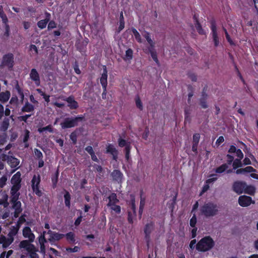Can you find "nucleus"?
Instances as JSON below:
<instances>
[{
  "label": "nucleus",
  "mask_w": 258,
  "mask_h": 258,
  "mask_svg": "<svg viewBox=\"0 0 258 258\" xmlns=\"http://www.w3.org/2000/svg\"><path fill=\"white\" fill-rule=\"evenodd\" d=\"M84 117L81 115L75 117H66L60 123V126L62 129L74 127L78 125V122L82 121Z\"/></svg>",
  "instance_id": "1"
},
{
  "label": "nucleus",
  "mask_w": 258,
  "mask_h": 258,
  "mask_svg": "<svg viewBox=\"0 0 258 258\" xmlns=\"http://www.w3.org/2000/svg\"><path fill=\"white\" fill-rule=\"evenodd\" d=\"M155 229V223L150 221L147 223L144 226V233L145 234L144 239L146 241L147 246L149 247L151 242V234Z\"/></svg>",
  "instance_id": "2"
},
{
  "label": "nucleus",
  "mask_w": 258,
  "mask_h": 258,
  "mask_svg": "<svg viewBox=\"0 0 258 258\" xmlns=\"http://www.w3.org/2000/svg\"><path fill=\"white\" fill-rule=\"evenodd\" d=\"M14 65V57L12 53H8L3 55L1 67H7L9 70H12Z\"/></svg>",
  "instance_id": "3"
},
{
  "label": "nucleus",
  "mask_w": 258,
  "mask_h": 258,
  "mask_svg": "<svg viewBox=\"0 0 258 258\" xmlns=\"http://www.w3.org/2000/svg\"><path fill=\"white\" fill-rule=\"evenodd\" d=\"M196 248L198 251L205 252L210 249V236L202 238L196 244Z\"/></svg>",
  "instance_id": "4"
},
{
  "label": "nucleus",
  "mask_w": 258,
  "mask_h": 258,
  "mask_svg": "<svg viewBox=\"0 0 258 258\" xmlns=\"http://www.w3.org/2000/svg\"><path fill=\"white\" fill-rule=\"evenodd\" d=\"M41 181V178L40 175L36 176L34 175L31 180V186L33 191L38 197H41L42 192L39 189V184Z\"/></svg>",
  "instance_id": "5"
},
{
  "label": "nucleus",
  "mask_w": 258,
  "mask_h": 258,
  "mask_svg": "<svg viewBox=\"0 0 258 258\" xmlns=\"http://www.w3.org/2000/svg\"><path fill=\"white\" fill-rule=\"evenodd\" d=\"M135 202L134 196H132L131 200V209L132 211L127 212V221L130 224L133 223V219L137 216Z\"/></svg>",
  "instance_id": "6"
},
{
  "label": "nucleus",
  "mask_w": 258,
  "mask_h": 258,
  "mask_svg": "<svg viewBox=\"0 0 258 258\" xmlns=\"http://www.w3.org/2000/svg\"><path fill=\"white\" fill-rule=\"evenodd\" d=\"M211 29L212 32L213 40L214 46L218 47L220 44L219 38L217 32V27L215 22L212 20H211Z\"/></svg>",
  "instance_id": "7"
},
{
  "label": "nucleus",
  "mask_w": 258,
  "mask_h": 258,
  "mask_svg": "<svg viewBox=\"0 0 258 258\" xmlns=\"http://www.w3.org/2000/svg\"><path fill=\"white\" fill-rule=\"evenodd\" d=\"M47 233L49 235L48 240L51 243L58 241L64 237V234L52 231L50 230H49Z\"/></svg>",
  "instance_id": "8"
},
{
  "label": "nucleus",
  "mask_w": 258,
  "mask_h": 258,
  "mask_svg": "<svg viewBox=\"0 0 258 258\" xmlns=\"http://www.w3.org/2000/svg\"><path fill=\"white\" fill-rule=\"evenodd\" d=\"M246 183L243 181H235L232 185V188L234 191L238 194H241L244 191Z\"/></svg>",
  "instance_id": "9"
},
{
  "label": "nucleus",
  "mask_w": 258,
  "mask_h": 258,
  "mask_svg": "<svg viewBox=\"0 0 258 258\" xmlns=\"http://www.w3.org/2000/svg\"><path fill=\"white\" fill-rule=\"evenodd\" d=\"M238 203L239 205L243 207L249 206L251 203H254L252 198L247 196H240L238 198Z\"/></svg>",
  "instance_id": "10"
},
{
  "label": "nucleus",
  "mask_w": 258,
  "mask_h": 258,
  "mask_svg": "<svg viewBox=\"0 0 258 258\" xmlns=\"http://www.w3.org/2000/svg\"><path fill=\"white\" fill-rule=\"evenodd\" d=\"M106 153H109L112 156L113 160L116 161L118 158V152L117 150L114 147L113 145L111 144H108L106 146Z\"/></svg>",
  "instance_id": "11"
},
{
  "label": "nucleus",
  "mask_w": 258,
  "mask_h": 258,
  "mask_svg": "<svg viewBox=\"0 0 258 258\" xmlns=\"http://www.w3.org/2000/svg\"><path fill=\"white\" fill-rule=\"evenodd\" d=\"M23 236L28 238L30 242H33L35 239V235L32 233L31 228L28 226L24 227L22 231Z\"/></svg>",
  "instance_id": "12"
},
{
  "label": "nucleus",
  "mask_w": 258,
  "mask_h": 258,
  "mask_svg": "<svg viewBox=\"0 0 258 258\" xmlns=\"http://www.w3.org/2000/svg\"><path fill=\"white\" fill-rule=\"evenodd\" d=\"M30 79L35 82L37 86L40 85V79L39 75L35 69H32L30 73Z\"/></svg>",
  "instance_id": "13"
},
{
  "label": "nucleus",
  "mask_w": 258,
  "mask_h": 258,
  "mask_svg": "<svg viewBox=\"0 0 258 258\" xmlns=\"http://www.w3.org/2000/svg\"><path fill=\"white\" fill-rule=\"evenodd\" d=\"M64 100L67 102L68 103V106L71 109H76L79 107L78 103L75 100L73 96H70L64 99Z\"/></svg>",
  "instance_id": "14"
},
{
  "label": "nucleus",
  "mask_w": 258,
  "mask_h": 258,
  "mask_svg": "<svg viewBox=\"0 0 258 258\" xmlns=\"http://www.w3.org/2000/svg\"><path fill=\"white\" fill-rule=\"evenodd\" d=\"M14 241V238H6L5 236L1 235L0 236V244H2L3 247L6 248L9 247Z\"/></svg>",
  "instance_id": "15"
},
{
  "label": "nucleus",
  "mask_w": 258,
  "mask_h": 258,
  "mask_svg": "<svg viewBox=\"0 0 258 258\" xmlns=\"http://www.w3.org/2000/svg\"><path fill=\"white\" fill-rule=\"evenodd\" d=\"M111 175L112 177L113 180L115 181L118 183L121 182L123 177V174L120 170L117 169L114 170L112 172Z\"/></svg>",
  "instance_id": "16"
},
{
  "label": "nucleus",
  "mask_w": 258,
  "mask_h": 258,
  "mask_svg": "<svg viewBox=\"0 0 258 258\" xmlns=\"http://www.w3.org/2000/svg\"><path fill=\"white\" fill-rule=\"evenodd\" d=\"M5 156L7 158L8 163L12 168L16 167L20 163V161L18 159L12 156H7L5 155Z\"/></svg>",
  "instance_id": "17"
},
{
  "label": "nucleus",
  "mask_w": 258,
  "mask_h": 258,
  "mask_svg": "<svg viewBox=\"0 0 258 258\" xmlns=\"http://www.w3.org/2000/svg\"><path fill=\"white\" fill-rule=\"evenodd\" d=\"M102 88H107V71L106 66H104L103 73L100 79Z\"/></svg>",
  "instance_id": "18"
},
{
  "label": "nucleus",
  "mask_w": 258,
  "mask_h": 258,
  "mask_svg": "<svg viewBox=\"0 0 258 258\" xmlns=\"http://www.w3.org/2000/svg\"><path fill=\"white\" fill-rule=\"evenodd\" d=\"M108 200V202L107 204V206L109 207V206H113L114 204H116L119 203V201L117 199L116 194L114 192H112L107 198Z\"/></svg>",
  "instance_id": "19"
},
{
  "label": "nucleus",
  "mask_w": 258,
  "mask_h": 258,
  "mask_svg": "<svg viewBox=\"0 0 258 258\" xmlns=\"http://www.w3.org/2000/svg\"><path fill=\"white\" fill-rule=\"evenodd\" d=\"M29 240H24L20 242L19 247L21 248L26 249L28 251H30V249L34 248V245L30 243Z\"/></svg>",
  "instance_id": "20"
},
{
  "label": "nucleus",
  "mask_w": 258,
  "mask_h": 258,
  "mask_svg": "<svg viewBox=\"0 0 258 258\" xmlns=\"http://www.w3.org/2000/svg\"><path fill=\"white\" fill-rule=\"evenodd\" d=\"M198 17L199 16L197 15L196 14H195L193 16V19L194 24L195 25V27L196 28V29L198 33L201 34L203 35L204 34V30L203 29L201 25L199 23V21L198 20Z\"/></svg>",
  "instance_id": "21"
},
{
  "label": "nucleus",
  "mask_w": 258,
  "mask_h": 258,
  "mask_svg": "<svg viewBox=\"0 0 258 258\" xmlns=\"http://www.w3.org/2000/svg\"><path fill=\"white\" fill-rule=\"evenodd\" d=\"M206 89L204 87L203 89L202 97L200 98V105L203 108H207L208 107V105L206 102V100L207 99V94L206 93Z\"/></svg>",
  "instance_id": "22"
},
{
  "label": "nucleus",
  "mask_w": 258,
  "mask_h": 258,
  "mask_svg": "<svg viewBox=\"0 0 258 258\" xmlns=\"http://www.w3.org/2000/svg\"><path fill=\"white\" fill-rule=\"evenodd\" d=\"M21 173L19 171H18L12 176L11 182L13 185H21Z\"/></svg>",
  "instance_id": "23"
},
{
  "label": "nucleus",
  "mask_w": 258,
  "mask_h": 258,
  "mask_svg": "<svg viewBox=\"0 0 258 258\" xmlns=\"http://www.w3.org/2000/svg\"><path fill=\"white\" fill-rule=\"evenodd\" d=\"M256 170L251 166H247L244 168L238 169L236 170L235 173L237 174H245L247 173H251L255 172Z\"/></svg>",
  "instance_id": "24"
},
{
  "label": "nucleus",
  "mask_w": 258,
  "mask_h": 258,
  "mask_svg": "<svg viewBox=\"0 0 258 258\" xmlns=\"http://www.w3.org/2000/svg\"><path fill=\"white\" fill-rule=\"evenodd\" d=\"M34 109V106L30 103L28 101H27L21 108V111L23 112H33Z\"/></svg>",
  "instance_id": "25"
},
{
  "label": "nucleus",
  "mask_w": 258,
  "mask_h": 258,
  "mask_svg": "<svg viewBox=\"0 0 258 258\" xmlns=\"http://www.w3.org/2000/svg\"><path fill=\"white\" fill-rule=\"evenodd\" d=\"M11 97V93L9 91H6L0 93V102L3 103L7 102Z\"/></svg>",
  "instance_id": "26"
},
{
  "label": "nucleus",
  "mask_w": 258,
  "mask_h": 258,
  "mask_svg": "<svg viewBox=\"0 0 258 258\" xmlns=\"http://www.w3.org/2000/svg\"><path fill=\"white\" fill-rule=\"evenodd\" d=\"M200 214L206 217L210 216V203H206L200 209Z\"/></svg>",
  "instance_id": "27"
},
{
  "label": "nucleus",
  "mask_w": 258,
  "mask_h": 258,
  "mask_svg": "<svg viewBox=\"0 0 258 258\" xmlns=\"http://www.w3.org/2000/svg\"><path fill=\"white\" fill-rule=\"evenodd\" d=\"M2 198L0 199V205H3L4 208H7L9 206V196L5 191L2 192Z\"/></svg>",
  "instance_id": "28"
},
{
  "label": "nucleus",
  "mask_w": 258,
  "mask_h": 258,
  "mask_svg": "<svg viewBox=\"0 0 258 258\" xmlns=\"http://www.w3.org/2000/svg\"><path fill=\"white\" fill-rule=\"evenodd\" d=\"M64 194L63 196L65 206L69 209L71 207V196L70 192L66 189H64Z\"/></svg>",
  "instance_id": "29"
},
{
  "label": "nucleus",
  "mask_w": 258,
  "mask_h": 258,
  "mask_svg": "<svg viewBox=\"0 0 258 258\" xmlns=\"http://www.w3.org/2000/svg\"><path fill=\"white\" fill-rule=\"evenodd\" d=\"M243 192L250 195H254L255 192V188L252 185H247L246 183Z\"/></svg>",
  "instance_id": "30"
},
{
  "label": "nucleus",
  "mask_w": 258,
  "mask_h": 258,
  "mask_svg": "<svg viewBox=\"0 0 258 258\" xmlns=\"http://www.w3.org/2000/svg\"><path fill=\"white\" fill-rule=\"evenodd\" d=\"M58 176H59V171L57 169L56 171V172H55V173L52 175L51 178V182L52 183V187L53 188H55L57 186L58 179Z\"/></svg>",
  "instance_id": "31"
},
{
  "label": "nucleus",
  "mask_w": 258,
  "mask_h": 258,
  "mask_svg": "<svg viewBox=\"0 0 258 258\" xmlns=\"http://www.w3.org/2000/svg\"><path fill=\"white\" fill-rule=\"evenodd\" d=\"M19 229L20 228L16 225L12 226L8 234V236L11 238H14V236H16L18 234Z\"/></svg>",
  "instance_id": "32"
},
{
  "label": "nucleus",
  "mask_w": 258,
  "mask_h": 258,
  "mask_svg": "<svg viewBox=\"0 0 258 258\" xmlns=\"http://www.w3.org/2000/svg\"><path fill=\"white\" fill-rule=\"evenodd\" d=\"M64 236L66 237L67 240L71 243H75V235L74 233L72 232H69L66 234H64Z\"/></svg>",
  "instance_id": "33"
},
{
  "label": "nucleus",
  "mask_w": 258,
  "mask_h": 258,
  "mask_svg": "<svg viewBox=\"0 0 258 258\" xmlns=\"http://www.w3.org/2000/svg\"><path fill=\"white\" fill-rule=\"evenodd\" d=\"M124 17L123 15V13L121 12L120 13L119 16V25L117 29V31L118 33H119L124 28Z\"/></svg>",
  "instance_id": "34"
},
{
  "label": "nucleus",
  "mask_w": 258,
  "mask_h": 258,
  "mask_svg": "<svg viewBox=\"0 0 258 258\" xmlns=\"http://www.w3.org/2000/svg\"><path fill=\"white\" fill-rule=\"evenodd\" d=\"M0 17L2 20L3 23L5 24H8V19L7 15L4 13L2 6H0Z\"/></svg>",
  "instance_id": "35"
},
{
  "label": "nucleus",
  "mask_w": 258,
  "mask_h": 258,
  "mask_svg": "<svg viewBox=\"0 0 258 258\" xmlns=\"http://www.w3.org/2000/svg\"><path fill=\"white\" fill-rule=\"evenodd\" d=\"M210 188V178L207 179L205 184L202 187V190L199 196H202L205 192H206Z\"/></svg>",
  "instance_id": "36"
},
{
  "label": "nucleus",
  "mask_w": 258,
  "mask_h": 258,
  "mask_svg": "<svg viewBox=\"0 0 258 258\" xmlns=\"http://www.w3.org/2000/svg\"><path fill=\"white\" fill-rule=\"evenodd\" d=\"M133 57V51L131 48L127 49L125 51V57L123 58L124 60H130Z\"/></svg>",
  "instance_id": "37"
},
{
  "label": "nucleus",
  "mask_w": 258,
  "mask_h": 258,
  "mask_svg": "<svg viewBox=\"0 0 258 258\" xmlns=\"http://www.w3.org/2000/svg\"><path fill=\"white\" fill-rule=\"evenodd\" d=\"M228 168V165L227 164H226V163L223 164L219 167H217L215 171L216 173H222L223 172L225 171Z\"/></svg>",
  "instance_id": "38"
},
{
  "label": "nucleus",
  "mask_w": 258,
  "mask_h": 258,
  "mask_svg": "<svg viewBox=\"0 0 258 258\" xmlns=\"http://www.w3.org/2000/svg\"><path fill=\"white\" fill-rule=\"evenodd\" d=\"M131 30L136 40L139 43H142V41L141 36L140 33L138 32V31L135 28L133 27L132 28Z\"/></svg>",
  "instance_id": "39"
},
{
  "label": "nucleus",
  "mask_w": 258,
  "mask_h": 258,
  "mask_svg": "<svg viewBox=\"0 0 258 258\" xmlns=\"http://www.w3.org/2000/svg\"><path fill=\"white\" fill-rule=\"evenodd\" d=\"M187 90L188 91L187 103L190 104L191 98L194 95V88L191 85H188L187 87Z\"/></svg>",
  "instance_id": "40"
},
{
  "label": "nucleus",
  "mask_w": 258,
  "mask_h": 258,
  "mask_svg": "<svg viewBox=\"0 0 258 258\" xmlns=\"http://www.w3.org/2000/svg\"><path fill=\"white\" fill-rule=\"evenodd\" d=\"M30 251H28L29 253V256L30 258H39L38 254L36 253L38 250L34 246V248H31L29 250Z\"/></svg>",
  "instance_id": "41"
},
{
  "label": "nucleus",
  "mask_w": 258,
  "mask_h": 258,
  "mask_svg": "<svg viewBox=\"0 0 258 258\" xmlns=\"http://www.w3.org/2000/svg\"><path fill=\"white\" fill-rule=\"evenodd\" d=\"M26 217V215L25 214L22 215L19 217V220L15 225L20 228L21 225L23 224L24 222H25L26 221L25 218Z\"/></svg>",
  "instance_id": "42"
},
{
  "label": "nucleus",
  "mask_w": 258,
  "mask_h": 258,
  "mask_svg": "<svg viewBox=\"0 0 258 258\" xmlns=\"http://www.w3.org/2000/svg\"><path fill=\"white\" fill-rule=\"evenodd\" d=\"M109 207L115 214H119L121 213V207L119 205L114 204L113 206H109Z\"/></svg>",
  "instance_id": "43"
},
{
  "label": "nucleus",
  "mask_w": 258,
  "mask_h": 258,
  "mask_svg": "<svg viewBox=\"0 0 258 258\" xmlns=\"http://www.w3.org/2000/svg\"><path fill=\"white\" fill-rule=\"evenodd\" d=\"M77 137H78V135H77V133L76 131L73 132L70 135V140L72 141V143L74 145H76L77 144Z\"/></svg>",
  "instance_id": "44"
},
{
  "label": "nucleus",
  "mask_w": 258,
  "mask_h": 258,
  "mask_svg": "<svg viewBox=\"0 0 258 258\" xmlns=\"http://www.w3.org/2000/svg\"><path fill=\"white\" fill-rule=\"evenodd\" d=\"M21 187V185H13L11 188V195H15L18 194V193H19V190H20Z\"/></svg>",
  "instance_id": "45"
},
{
  "label": "nucleus",
  "mask_w": 258,
  "mask_h": 258,
  "mask_svg": "<svg viewBox=\"0 0 258 258\" xmlns=\"http://www.w3.org/2000/svg\"><path fill=\"white\" fill-rule=\"evenodd\" d=\"M118 146L121 148L123 147H125L126 146L130 145V143H127L125 140L122 139L120 137L118 139Z\"/></svg>",
  "instance_id": "46"
},
{
  "label": "nucleus",
  "mask_w": 258,
  "mask_h": 258,
  "mask_svg": "<svg viewBox=\"0 0 258 258\" xmlns=\"http://www.w3.org/2000/svg\"><path fill=\"white\" fill-rule=\"evenodd\" d=\"M135 102L137 107L139 108L141 111L143 110V106L139 96H138L136 97Z\"/></svg>",
  "instance_id": "47"
},
{
  "label": "nucleus",
  "mask_w": 258,
  "mask_h": 258,
  "mask_svg": "<svg viewBox=\"0 0 258 258\" xmlns=\"http://www.w3.org/2000/svg\"><path fill=\"white\" fill-rule=\"evenodd\" d=\"M46 233V232L44 231L42 233H41L40 235L38 237V241L39 244H44L47 242L46 239L45 237V235Z\"/></svg>",
  "instance_id": "48"
},
{
  "label": "nucleus",
  "mask_w": 258,
  "mask_h": 258,
  "mask_svg": "<svg viewBox=\"0 0 258 258\" xmlns=\"http://www.w3.org/2000/svg\"><path fill=\"white\" fill-rule=\"evenodd\" d=\"M240 159H236L233 162V168L234 169H236L238 167L242 166V163Z\"/></svg>",
  "instance_id": "49"
},
{
  "label": "nucleus",
  "mask_w": 258,
  "mask_h": 258,
  "mask_svg": "<svg viewBox=\"0 0 258 258\" xmlns=\"http://www.w3.org/2000/svg\"><path fill=\"white\" fill-rule=\"evenodd\" d=\"M140 208H144L145 205V198L143 197V190L141 189L140 190Z\"/></svg>",
  "instance_id": "50"
},
{
  "label": "nucleus",
  "mask_w": 258,
  "mask_h": 258,
  "mask_svg": "<svg viewBox=\"0 0 258 258\" xmlns=\"http://www.w3.org/2000/svg\"><path fill=\"white\" fill-rule=\"evenodd\" d=\"M47 24V23L45 20H41L37 22V26L41 29L45 28Z\"/></svg>",
  "instance_id": "51"
},
{
  "label": "nucleus",
  "mask_w": 258,
  "mask_h": 258,
  "mask_svg": "<svg viewBox=\"0 0 258 258\" xmlns=\"http://www.w3.org/2000/svg\"><path fill=\"white\" fill-rule=\"evenodd\" d=\"M131 145L126 146L124 149L125 157L126 160H128L130 157Z\"/></svg>",
  "instance_id": "52"
},
{
  "label": "nucleus",
  "mask_w": 258,
  "mask_h": 258,
  "mask_svg": "<svg viewBox=\"0 0 258 258\" xmlns=\"http://www.w3.org/2000/svg\"><path fill=\"white\" fill-rule=\"evenodd\" d=\"M34 154L36 159H40L43 158L42 153L38 149H34Z\"/></svg>",
  "instance_id": "53"
},
{
  "label": "nucleus",
  "mask_w": 258,
  "mask_h": 258,
  "mask_svg": "<svg viewBox=\"0 0 258 258\" xmlns=\"http://www.w3.org/2000/svg\"><path fill=\"white\" fill-rule=\"evenodd\" d=\"M149 53H150L151 56L152 58H153V59L154 60V61L157 64L159 65V60L157 57V54L156 50L152 51V52H150Z\"/></svg>",
  "instance_id": "54"
},
{
  "label": "nucleus",
  "mask_w": 258,
  "mask_h": 258,
  "mask_svg": "<svg viewBox=\"0 0 258 258\" xmlns=\"http://www.w3.org/2000/svg\"><path fill=\"white\" fill-rule=\"evenodd\" d=\"M9 126V119L5 118L2 122V127L4 131H6Z\"/></svg>",
  "instance_id": "55"
},
{
  "label": "nucleus",
  "mask_w": 258,
  "mask_h": 258,
  "mask_svg": "<svg viewBox=\"0 0 258 258\" xmlns=\"http://www.w3.org/2000/svg\"><path fill=\"white\" fill-rule=\"evenodd\" d=\"M13 204L12 207L14 210L19 209V210H23L21 206V203L20 201H17L12 203Z\"/></svg>",
  "instance_id": "56"
},
{
  "label": "nucleus",
  "mask_w": 258,
  "mask_h": 258,
  "mask_svg": "<svg viewBox=\"0 0 258 258\" xmlns=\"http://www.w3.org/2000/svg\"><path fill=\"white\" fill-rule=\"evenodd\" d=\"M80 216L77 218L74 222V225L75 226H78L80 225V223L82 221L83 216H82V212L80 211Z\"/></svg>",
  "instance_id": "57"
},
{
  "label": "nucleus",
  "mask_w": 258,
  "mask_h": 258,
  "mask_svg": "<svg viewBox=\"0 0 258 258\" xmlns=\"http://www.w3.org/2000/svg\"><path fill=\"white\" fill-rule=\"evenodd\" d=\"M197 217L196 215L194 214L191 218L190 219L189 221V225L191 227H196V225L197 223Z\"/></svg>",
  "instance_id": "58"
},
{
  "label": "nucleus",
  "mask_w": 258,
  "mask_h": 258,
  "mask_svg": "<svg viewBox=\"0 0 258 258\" xmlns=\"http://www.w3.org/2000/svg\"><path fill=\"white\" fill-rule=\"evenodd\" d=\"M5 25V31L4 32V36H5L6 37L8 38L10 36V26L8 24H6Z\"/></svg>",
  "instance_id": "59"
},
{
  "label": "nucleus",
  "mask_w": 258,
  "mask_h": 258,
  "mask_svg": "<svg viewBox=\"0 0 258 258\" xmlns=\"http://www.w3.org/2000/svg\"><path fill=\"white\" fill-rule=\"evenodd\" d=\"M20 195V193H18V194L15 195H11V202L12 203L19 201L18 200L19 199Z\"/></svg>",
  "instance_id": "60"
},
{
  "label": "nucleus",
  "mask_w": 258,
  "mask_h": 258,
  "mask_svg": "<svg viewBox=\"0 0 258 258\" xmlns=\"http://www.w3.org/2000/svg\"><path fill=\"white\" fill-rule=\"evenodd\" d=\"M56 23L53 20H51L48 22L47 29L48 30H50L52 29L56 28Z\"/></svg>",
  "instance_id": "61"
},
{
  "label": "nucleus",
  "mask_w": 258,
  "mask_h": 258,
  "mask_svg": "<svg viewBox=\"0 0 258 258\" xmlns=\"http://www.w3.org/2000/svg\"><path fill=\"white\" fill-rule=\"evenodd\" d=\"M200 139V135L199 134H195L193 135L192 143L199 144Z\"/></svg>",
  "instance_id": "62"
},
{
  "label": "nucleus",
  "mask_w": 258,
  "mask_h": 258,
  "mask_svg": "<svg viewBox=\"0 0 258 258\" xmlns=\"http://www.w3.org/2000/svg\"><path fill=\"white\" fill-rule=\"evenodd\" d=\"M18 102L19 100L17 96H13L10 100V103L12 105L14 104L15 105H17L18 104Z\"/></svg>",
  "instance_id": "63"
},
{
  "label": "nucleus",
  "mask_w": 258,
  "mask_h": 258,
  "mask_svg": "<svg viewBox=\"0 0 258 258\" xmlns=\"http://www.w3.org/2000/svg\"><path fill=\"white\" fill-rule=\"evenodd\" d=\"M7 181V177L6 176H3L0 178V187L3 188L6 184Z\"/></svg>",
  "instance_id": "64"
}]
</instances>
